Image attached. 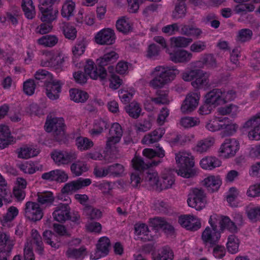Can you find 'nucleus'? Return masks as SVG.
I'll list each match as a JSON object with an SVG mask.
<instances>
[{
	"label": "nucleus",
	"mask_w": 260,
	"mask_h": 260,
	"mask_svg": "<svg viewBox=\"0 0 260 260\" xmlns=\"http://www.w3.org/2000/svg\"><path fill=\"white\" fill-rule=\"evenodd\" d=\"M179 73V70L174 66H157L151 72L153 78L150 81L149 85L155 89L162 88Z\"/></svg>",
	"instance_id": "f257e3e1"
},
{
	"label": "nucleus",
	"mask_w": 260,
	"mask_h": 260,
	"mask_svg": "<svg viewBox=\"0 0 260 260\" xmlns=\"http://www.w3.org/2000/svg\"><path fill=\"white\" fill-rule=\"evenodd\" d=\"M176 163L180 168L177 174L183 177L189 178L194 176L196 171L192 168L194 165V158L191 154L186 151H179L175 154Z\"/></svg>",
	"instance_id": "f03ea898"
},
{
	"label": "nucleus",
	"mask_w": 260,
	"mask_h": 260,
	"mask_svg": "<svg viewBox=\"0 0 260 260\" xmlns=\"http://www.w3.org/2000/svg\"><path fill=\"white\" fill-rule=\"evenodd\" d=\"M217 214H213L210 216L209 223L211 228L207 226L203 232L202 234V240L205 245L212 246L216 244L220 238V231L218 230V225L216 218Z\"/></svg>",
	"instance_id": "7ed1b4c3"
},
{
	"label": "nucleus",
	"mask_w": 260,
	"mask_h": 260,
	"mask_svg": "<svg viewBox=\"0 0 260 260\" xmlns=\"http://www.w3.org/2000/svg\"><path fill=\"white\" fill-rule=\"evenodd\" d=\"M47 132H53L55 139L59 141L64 137V120L62 118L54 117L46 120L44 126Z\"/></svg>",
	"instance_id": "20e7f679"
},
{
	"label": "nucleus",
	"mask_w": 260,
	"mask_h": 260,
	"mask_svg": "<svg viewBox=\"0 0 260 260\" xmlns=\"http://www.w3.org/2000/svg\"><path fill=\"white\" fill-rule=\"evenodd\" d=\"M188 205L195 208L197 210H201L206 205V194L201 188H194L190 189L187 200Z\"/></svg>",
	"instance_id": "39448f33"
},
{
	"label": "nucleus",
	"mask_w": 260,
	"mask_h": 260,
	"mask_svg": "<svg viewBox=\"0 0 260 260\" xmlns=\"http://www.w3.org/2000/svg\"><path fill=\"white\" fill-rule=\"evenodd\" d=\"M65 58V55L61 52L47 51L44 54L41 66L57 69L63 64Z\"/></svg>",
	"instance_id": "423d86ee"
},
{
	"label": "nucleus",
	"mask_w": 260,
	"mask_h": 260,
	"mask_svg": "<svg viewBox=\"0 0 260 260\" xmlns=\"http://www.w3.org/2000/svg\"><path fill=\"white\" fill-rule=\"evenodd\" d=\"M24 215L28 220L36 222L43 218L44 213L39 204L35 202L28 201L25 205Z\"/></svg>",
	"instance_id": "0eeeda50"
},
{
	"label": "nucleus",
	"mask_w": 260,
	"mask_h": 260,
	"mask_svg": "<svg viewBox=\"0 0 260 260\" xmlns=\"http://www.w3.org/2000/svg\"><path fill=\"white\" fill-rule=\"evenodd\" d=\"M51 157L57 166L66 165L77 158V153L73 151L53 150L51 153Z\"/></svg>",
	"instance_id": "6e6552de"
},
{
	"label": "nucleus",
	"mask_w": 260,
	"mask_h": 260,
	"mask_svg": "<svg viewBox=\"0 0 260 260\" xmlns=\"http://www.w3.org/2000/svg\"><path fill=\"white\" fill-rule=\"evenodd\" d=\"M85 73L91 79L101 81H106L108 74L104 68H96L94 62L91 60H87L84 67Z\"/></svg>",
	"instance_id": "1a4fd4ad"
},
{
	"label": "nucleus",
	"mask_w": 260,
	"mask_h": 260,
	"mask_svg": "<svg viewBox=\"0 0 260 260\" xmlns=\"http://www.w3.org/2000/svg\"><path fill=\"white\" fill-rule=\"evenodd\" d=\"M200 94L198 91L188 93L181 106L180 110L183 113H189L194 111L199 104Z\"/></svg>",
	"instance_id": "9d476101"
},
{
	"label": "nucleus",
	"mask_w": 260,
	"mask_h": 260,
	"mask_svg": "<svg viewBox=\"0 0 260 260\" xmlns=\"http://www.w3.org/2000/svg\"><path fill=\"white\" fill-rule=\"evenodd\" d=\"M253 127L254 129L249 132L248 137L251 140H260V113L252 117L244 124V128Z\"/></svg>",
	"instance_id": "9b49d317"
},
{
	"label": "nucleus",
	"mask_w": 260,
	"mask_h": 260,
	"mask_svg": "<svg viewBox=\"0 0 260 260\" xmlns=\"http://www.w3.org/2000/svg\"><path fill=\"white\" fill-rule=\"evenodd\" d=\"M115 35L113 30L110 28H104L99 31L94 37V41L98 44L112 45L115 41Z\"/></svg>",
	"instance_id": "f8f14e48"
},
{
	"label": "nucleus",
	"mask_w": 260,
	"mask_h": 260,
	"mask_svg": "<svg viewBox=\"0 0 260 260\" xmlns=\"http://www.w3.org/2000/svg\"><path fill=\"white\" fill-rule=\"evenodd\" d=\"M239 149V143L235 139H227L221 144L220 152L222 155L229 158L235 156Z\"/></svg>",
	"instance_id": "ddd939ff"
},
{
	"label": "nucleus",
	"mask_w": 260,
	"mask_h": 260,
	"mask_svg": "<svg viewBox=\"0 0 260 260\" xmlns=\"http://www.w3.org/2000/svg\"><path fill=\"white\" fill-rule=\"evenodd\" d=\"M63 83L59 80L50 79L45 83L46 94L50 100H54L59 98Z\"/></svg>",
	"instance_id": "4468645a"
},
{
	"label": "nucleus",
	"mask_w": 260,
	"mask_h": 260,
	"mask_svg": "<svg viewBox=\"0 0 260 260\" xmlns=\"http://www.w3.org/2000/svg\"><path fill=\"white\" fill-rule=\"evenodd\" d=\"M179 224L187 230L196 231L201 227L200 220L191 215L181 216L178 220Z\"/></svg>",
	"instance_id": "2eb2a0df"
},
{
	"label": "nucleus",
	"mask_w": 260,
	"mask_h": 260,
	"mask_svg": "<svg viewBox=\"0 0 260 260\" xmlns=\"http://www.w3.org/2000/svg\"><path fill=\"white\" fill-rule=\"evenodd\" d=\"M123 134V131L121 125L117 122L112 124L109 130V137L106 142L107 148L111 147L119 142Z\"/></svg>",
	"instance_id": "dca6fc26"
},
{
	"label": "nucleus",
	"mask_w": 260,
	"mask_h": 260,
	"mask_svg": "<svg viewBox=\"0 0 260 260\" xmlns=\"http://www.w3.org/2000/svg\"><path fill=\"white\" fill-rule=\"evenodd\" d=\"M25 245L28 246L35 247L36 251L39 254H42L44 252V245L42 239L38 231L32 229L30 232V236L27 239Z\"/></svg>",
	"instance_id": "f3484780"
},
{
	"label": "nucleus",
	"mask_w": 260,
	"mask_h": 260,
	"mask_svg": "<svg viewBox=\"0 0 260 260\" xmlns=\"http://www.w3.org/2000/svg\"><path fill=\"white\" fill-rule=\"evenodd\" d=\"M39 9L41 12L40 19L42 21L51 23L55 20L57 17L58 11L51 6L40 5Z\"/></svg>",
	"instance_id": "a211bd4d"
},
{
	"label": "nucleus",
	"mask_w": 260,
	"mask_h": 260,
	"mask_svg": "<svg viewBox=\"0 0 260 260\" xmlns=\"http://www.w3.org/2000/svg\"><path fill=\"white\" fill-rule=\"evenodd\" d=\"M70 208L68 204L60 203L55 207L53 213L54 219L62 222L70 218Z\"/></svg>",
	"instance_id": "6ab92c4d"
},
{
	"label": "nucleus",
	"mask_w": 260,
	"mask_h": 260,
	"mask_svg": "<svg viewBox=\"0 0 260 260\" xmlns=\"http://www.w3.org/2000/svg\"><path fill=\"white\" fill-rule=\"evenodd\" d=\"M170 56V59L173 62L177 63H187L192 58V53L187 50L181 49L178 50L173 52H168Z\"/></svg>",
	"instance_id": "aec40b11"
},
{
	"label": "nucleus",
	"mask_w": 260,
	"mask_h": 260,
	"mask_svg": "<svg viewBox=\"0 0 260 260\" xmlns=\"http://www.w3.org/2000/svg\"><path fill=\"white\" fill-rule=\"evenodd\" d=\"M222 90L220 89L215 88L207 93L205 96L206 103L217 106L223 104L222 99Z\"/></svg>",
	"instance_id": "412c9836"
},
{
	"label": "nucleus",
	"mask_w": 260,
	"mask_h": 260,
	"mask_svg": "<svg viewBox=\"0 0 260 260\" xmlns=\"http://www.w3.org/2000/svg\"><path fill=\"white\" fill-rule=\"evenodd\" d=\"M215 221L217 222V225H219V230L221 232L225 229L232 233L238 232L237 225L228 216H220L217 215Z\"/></svg>",
	"instance_id": "4be33fe9"
},
{
	"label": "nucleus",
	"mask_w": 260,
	"mask_h": 260,
	"mask_svg": "<svg viewBox=\"0 0 260 260\" xmlns=\"http://www.w3.org/2000/svg\"><path fill=\"white\" fill-rule=\"evenodd\" d=\"M110 247V241L107 237H101L98 241L96 245L97 250L95 252V255L93 257V259H96L102 256L108 254Z\"/></svg>",
	"instance_id": "5701e85b"
},
{
	"label": "nucleus",
	"mask_w": 260,
	"mask_h": 260,
	"mask_svg": "<svg viewBox=\"0 0 260 260\" xmlns=\"http://www.w3.org/2000/svg\"><path fill=\"white\" fill-rule=\"evenodd\" d=\"M215 143V139L208 137L198 141L193 148V150L199 153H204L209 151Z\"/></svg>",
	"instance_id": "b1692460"
},
{
	"label": "nucleus",
	"mask_w": 260,
	"mask_h": 260,
	"mask_svg": "<svg viewBox=\"0 0 260 260\" xmlns=\"http://www.w3.org/2000/svg\"><path fill=\"white\" fill-rule=\"evenodd\" d=\"M144 182L146 185L150 187V189L158 190L159 177L155 171L148 169L145 176Z\"/></svg>",
	"instance_id": "393cba45"
},
{
	"label": "nucleus",
	"mask_w": 260,
	"mask_h": 260,
	"mask_svg": "<svg viewBox=\"0 0 260 260\" xmlns=\"http://www.w3.org/2000/svg\"><path fill=\"white\" fill-rule=\"evenodd\" d=\"M200 75H198L194 80L191 82L192 86L195 88H206L209 86V74L200 70Z\"/></svg>",
	"instance_id": "a878e982"
},
{
	"label": "nucleus",
	"mask_w": 260,
	"mask_h": 260,
	"mask_svg": "<svg viewBox=\"0 0 260 260\" xmlns=\"http://www.w3.org/2000/svg\"><path fill=\"white\" fill-rule=\"evenodd\" d=\"M221 161L217 157L208 156L203 158L200 162L201 167L205 170H211L221 166Z\"/></svg>",
	"instance_id": "bb28decb"
},
{
	"label": "nucleus",
	"mask_w": 260,
	"mask_h": 260,
	"mask_svg": "<svg viewBox=\"0 0 260 260\" xmlns=\"http://www.w3.org/2000/svg\"><path fill=\"white\" fill-rule=\"evenodd\" d=\"M159 162L160 161H151V162H145L143 159L139 156H135L132 160V165L133 168L140 172L144 171L151 166H157Z\"/></svg>",
	"instance_id": "cd10ccee"
},
{
	"label": "nucleus",
	"mask_w": 260,
	"mask_h": 260,
	"mask_svg": "<svg viewBox=\"0 0 260 260\" xmlns=\"http://www.w3.org/2000/svg\"><path fill=\"white\" fill-rule=\"evenodd\" d=\"M118 58L119 55L115 51H111L98 58L96 63L100 68H104V66L114 63Z\"/></svg>",
	"instance_id": "c85d7f7f"
},
{
	"label": "nucleus",
	"mask_w": 260,
	"mask_h": 260,
	"mask_svg": "<svg viewBox=\"0 0 260 260\" xmlns=\"http://www.w3.org/2000/svg\"><path fill=\"white\" fill-rule=\"evenodd\" d=\"M14 246L10 236L0 231V252H9Z\"/></svg>",
	"instance_id": "c756f323"
},
{
	"label": "nucleus",
	"mask_w": 260,
	"mask_h": 260,
	"mask_svg": "<svg viewBox=\"0 0 260 260\" xmlns=\"http://www.w3.org/2000/svg\"><path fill=\"white\" fill-rule=\"evenodd\" d=\"M164 134L163 129L161 128L155 129L145 135L142 140V143L146 145L153 144L159 140Z\"/></svg>",
	"instance_id": "7c9ffc66"
},
{
	"label": "nucleus",
	"mask_w": 260,
	"mask_h": 260,
	"mask_svg": "<svg viewBox=\"0 0 260 260\" xmlns=\"http://www.w3.org/2000/svg\"><path fill=\"white\" fill-rule=\"evenodd\" d=\"M221 184V181L218 177L210 176L205 178L202 181V184L209 191L214 192L217 191Z\"/></svg>",
	"instance_id": "2f4dec72"
},
{
	"label": "nucleus",
	"mask_w": 260,
	"mask_h": 260,
	"mask_svg": "<svg viewBox=\"0 0 260 260\" xmlns=\"http://www.w3.org/2000/svg\"><path fill=\"white\" fill-rule=\"evenodd\" d=\"M18 209L16 207H10L7 213L0 218L2 225L5 227L9 226L10 222L18 215Z\"/></svg>",
	"instance_id": "473e14b6"
},
{
	"label": "nucleus",
	"mask_w": 260,
	"mask_h": 260,
	"mask_svg": "<svg viewBox=\"0 0 260 260\" xmlns=\"http://www.w3.org/2000/svg\"><path fill=\"white\" fill-rule=\"evenodd\" d=\"M116 27L118 31L123 34H127L133 29V25L128 18L121 17L116 23Z\"/></svg>",
	"instance_id": "72a5a7b5"
},
{
	"label": "nucleus",
	"mask_w": 260,
	"mask_h": 260,
	"mask_svg": "<svg viewBox=\"0 0 260 260\" xmlns=\"http://www.w3.org/2000/svg\"><path fill=\"white\" fill-rule=\"evenodd\" d=\"M37 201L38 203L45 206H51L54 201V197L51 191L38 192Z\"/></svg>",
	"instance_id": "f704fd0d"
},
{
	"label": "nucleus",
	"mask_w": 260,
	"mask_h": 260,
	"mask_svg": "<svg viewBox=\"0 0 260 260\" xmlns=\"http://www.w3.org/2000/svg\"><path fill=\"white\" fill-rule=\"evenodd\" d=\"M175 183V177L170 172L164 173L161 177V181L159 183L158 190H162L170 188Z\"/></svg>",
	"instance_id": "c9c22d12"
},
{
	"label": "nucleus",
	"mask_w": 260,
	"mask_h": 260,
	"mask_svg": "<svg viewBox=\"0 0 260 260\" xmlns=\"http://www.w3.org/2000/svg\"><path fill=\"white\" fill-rule=\"evenodd\" d=\"M58 41V38L54 35H47L42 36L37 40V43L44 47H52Z\"/></svg>",
	"instance_id": "e433bc0d"
},
{
	"label": "nucleus",
	"mask_w": 260,
	"mask_h": 260,
	"mask_svg": "<svg viewBox=\"0 0 260 260\" xmlns=\"http://www.w3.org/2000/svg\"><path fill=\"white\" fill-rule=\"evenodd\" d=\"M60 28L66 39L74 40L77 37L76 28L71 24L63 22L61 24Z\"/></svg>",
	"instance_id": "4c0bfd02"
},
{
	"label": "nucleus",
	"mask_w": 260,
	"mask_h": 260,
	"mask_svg": "<svg viewBox=\"0 0 260 260\" xmlns=\"http://www.w3.org/2000/svg\"><path fill=\"white\" fill-rule=\"evenodd\" d=\"M192 42V39L182 36L173 37L170 38L171 45L175 48H186Z\"/></svg>",
	"instance_id": "58836bf2"
},
{
	"label": "nucleus",
	"mask_w": 260,
	"mask_h": 260,
	"mask_svg": "<svg viewBox=\"0 0 260 260\" xmlns=\"http://www.w3.org/2000/svg\"><path fill=\"white\" fill-rule=\"evenodd\" d=\"M45 242L51 247L57 248L59 247V236L50 231H45L43 234Z\"/></svg>",
	"instance_id": "ea45409f"
},
{
	"label": "nucleus",
	"mask_w": 260,
	"mask_h": 260,
	"mask_svg": "<svg viewBox=\"0 0 260 260\" xmlns=\"http://www.w3.org/2000/svg\"><path fill=\"white\" fill-rule=\"evenodd\" d=\"M72 173L78 177L88 171L87 165L82 161L78 160L73 163L70 167Z\"/></svg>",
	"instance_id": "a19ab883"
},
{
	"label": "nucleus",
	"mask_w": 260,
	"mask_h": 260,
	"mask_svg": "<svg viewBox=\"0 0 260 260\" xmlns=\"http://www.w3.org/2000/svg\"><path fill=\"white\" fill-rule=\"evenodd\" d=\"M21 6L26 18L31 19L35 17V8L32 0H22Z\"/></svg>",
	"instance_id": "79ce46f5"
},
{
	"label": "nucleus",
	"mask_w": 260,
	"mask_h": 260,
	"mask_svg": "<svg viewBox=\"0 0 260 260\" xmlns=\"http://www.w3.org/2000/svg\"><path fill=\"white\" fill-rule=\"evenodd\" d=\"M18 157L20 158L27 159L37 156L39 151L34 148L23 147L17 150Z\"/></svg>",
	"instance_id": "37998d69"
},
{
	"label": "nucleus",
	"mask_w": 260,
	"mask_h": 260,
	"mask_svg": "<svg viewBox=\"0 0 260 260\" xmlns=\"http://www.w3.org/2000/svg\"><path fill=\"white\" fill-rule=\"evenodd\" d=\"M225 120V118H217L208 120L206 123L205 127L208 131L215 132L221 130V123Z\"/></svg>",
	"instance_id": "c03bdc74"
},
{
	"label": "nucleus",
	"mask_w": 260,
	"mask_h": 260,
	"mask_svg": "<svg viewBox=\"0 0 260 260\" xmlns=\"http://www.w3.org/2000/svg\"><path fill=\"white\" fill-rule=\"evenodd\" d=\"M238 4V5L235 6L234 12L235 14L241 15H244L248 12H253L255 8L254 5L251 3Z\"/></svg>",
	"instance_id": "a18cd8bd"
},
{
	"label": "nucleus",
	"mask_w": 260,
	"mask_h": 260,
	"mask_svg": "<svg viewBox=\"0 0 260 260\" xmlns=\"http://www.w3.org/2000/svg\"><path fill=\"white\" fill-rule=\"evenodd\" d=\"M86 47V42L84 40L78 41L76 43L72 49V52L73 55V59L74 61L84 53Z\"/></svg>",
	"instance_id": "49530a36"
},
{
	"label": "nucleus",
	"mask_w": 260,
	"mask_h": 260,
	"mask_svg": "<svg viewBox=\"0 0 260 260\" xmlns=\"http://www.w3.org/2000/svg\"><path fill=\"white\" fill-rule=\"evenodd\" d=\"M71 99L77 103H84L88 98L87 92L76 89H71L70 90Z\"/></svg>",
	"instance_id": "de8ad7c7"
},
{
	"label": "nucleus",
	"mask_w": 260,
	"mask_h": 260,
	"mask_svg": "<svg viewBox=\"0 0 260 260\" xmlns=\"http://www.w3.org/2000/svg\"><path fill=\"white\" fill-rule=\"evenodd\" d=\"M155 98H151V101L157 105L169 104L168 92L166 90H158Z\"/></svg>",
	"instance_id": "09e8293b"
},
{
	"label": "nucleus",
	"mask_w": 260,
	"mask_h": 260,
	"mask_svg": "<svg viewBox=\"0 0 260 260\" xmlns=\"http://www.w3.org/2000/svg\"><path fill=\"white\" fill-rule=\"evenodd\" d=\"M125 109L129 116L135 119L139 117L141 112V108L139 104L135 101L127 105Z\"/></svg>",
	"instance_id": "8fccbe9b"
},
{
	"label": "nucleus",
	"mask_w": 260,
	"mask_h": 260,
	"mask_svg": "<svg viewBox=\"0 0 260 260\" xmlns=\"http://www.w3.org/2000/svg\"><path fill=\"white\" fill-rule=\"evenodd\" d=\"M186 13L185 3L183 2H176L175 10L172 13V17L178 19L185 17Z\"/></svg>",
	"instance_id": "3c124183"
},
{
	"label": "nucleus",
	"mask_w": 260,
	"mask_h": 260,
	"mask_svg": "<svg viewBox=\"0 0 260 260\" xmlns=\"http://www.w3.org/2000/svg\"><path fill=\"white\" fill-rule=\"evenodd\" d=\"M239 241L235 235H231L228 237L226 247L228 251L235 254L238 251Z\"/></svg>",
	"instance_id": "603ef678"
},
{
	"label": "nucleus",
	"mask_w": 260,
	"mask_h": 260,
	"mask_svg": "<svg viewBox=\"0 0 260 260\" xmlns=\"http://www.w3.org/2000/svg\"><path fill=\"white\" fill-rule=\"evenodd\" d=\"M179 123L182 127L188 128L200 124V119L196 117L186 116L180 120Z\"/></svg>",
	"instance_id": "864d4df0"
},
{
	"label": "nucleus",
	"mask_w": 260,
	"mask_h": 260,
	"mask_svg": "<svg viewBox=\"0 0 260 260\" xmlns=\"http://www.w3.org/2000/svg\"><path fill=\"white\" fill-rule=\"evenodd\" d=\"M75 4L72 1H67L62 5L61 14L63 17L69 18L74 15Z\"/></svg>",
	"instance_id": "5fc2aeb1"
},
{
	"label": "nucleus",
	"mask_w": 260,
	"mask_h": 260,
	"mask_svg": "<svg viewBox=\"0 0 260 260\" xmlns=\"http://www.w3.org/2000/svg\"><path fill=\"white\" fill-rule=\"evenodd\" d=\"M110 74L107 76L109 78L110 81L109 86L111 88L113 89H118L122 84V80L120 79L119 77L117 75L111 73V70L113 71L114 68L113 67L110 66L108 68Z\"/></svg>",
	"instance_id": "6e6d98bb"
},
{
	"label": "nucleus",
	"mask_w": 260,
	"mask_h": 260,
	"mask_svg": "<svg viewBox=\"0 0 260 260\" xmlns=\"http://www.w3.org/2000/svg\"><path fill=\"white\" fill-rule=\"evenodd\" d=\"M173 257L172 249L169 247H164L156 256L153 257V260H173Z\"/></svg>",
	"instance_id": "4d7b16f0"
},
{
	"label": "nucleus",
	"mask_w": 260,
	"mask_h": 260,
	"mask_svg": "<svg viewBox=\"0 0 260 260\" xmlns=\"http://www.w3.org/2000/svg\"><path fill=\"white\" fill-rule=\"evenodd\" d=\"M76 145L81 151L89 149L93 145V142L86 137H80L76 140Z\"/></svg>",
	"instance_id": "13d9d810"
},
{
	"label": "nucleus",
	"mask_w": 260,
	"mask_h": 260,
	"mask_svg": "<svg viewBox=\"0 0 260 260\" xmlns=\"http://www.w3.org/2000/svg\"><path fill=\"white\" fill-rule=\"evenodd\" d=\"M239 108L237 106L231 104L230 105L218 108L217 111L220 115H231L232 116L236 115L238 112Z\"/></svg>",
	"instance_id": "bf43d9fd"
},
{
	"label": "nucleus",
	"mask_w": 260,
	"mask_h": 260,
	"mask_svg": "<svg viewBox=\"0 0 260 260\" xmlns=\"http://www.w3.org/2000/svg\"><path fill=\"white\" fill-rule=\"evenodd\" d=\"M86 249L80 247L78 249L69 248L66 252L67 257L77 259L83 256Z\"/></svg>",
	"instance_id": "052dcab7"
},
{
	"label": "nucleus",
	"mask_w": 260,
	"mask_h": 260,
	"mask_svg": "<svg viewBox=\"0 0 260 260\" xmlns=\"http://www.w3.org/2000/svg\"><path fill=\"white\" fill-rule=\"evenodd\" d=\"M226 118H225V120L222 122L223 123H221V130H224V133L225 135H232L237 131L238 126L236 123L230 122L229 121L226 122Z\"/></svg>",
	"instance_id": "680f3d73"
},
{
	"label": "nucleus",
	"mask_w": 260,
	"mask_h": 260,
	"mask_svg": "<svg viewBox=\"0 0 260 260\" xmlns=\"http://www.w3.org/2000/svg\"><path fill=\"white\" fill-rule=\"evenodd\" d=\"M252 31L248 28H243L240 30L237 36V40L238 42L244 43L249 41L252 36Z\"/></svg>",
	"instance_id": "e2e57ef3"
},
{
	"label": "nucleus",
	"mask_w": 260,
	"mask_h": 260,
	"mask_svg": "<svg viewBox=\"0 0 260 260\" xmlns=\"http://www.w3.org/2000/svg\"><path fill=\"white\" fill-rule=\"evenodd\" d=\"M84 213L88 219L95 220L102 217V212L98 209L91 207H87L84 210Z\"/></svg>",
	"instance_id": "0e129e2a"
},
{
	"label": "nucleus",
	"mask_w": 260,
	"mask_h": 260,
	"mask_svg": "<svg viewBox=\"0 0 260 260\" xmlns=\"http://www.w3.org/2000/svg\"><path fill=\"white\" fill-rule=\"evenodd\" d=\"M248 218L252 221H260V206L250 207L246 211Z\"/></svg>",
	"instance_id": "69168bd1"
},
{
	"label": "nucleus",
	"mask_w": 260,
	"mask_h": 260,
	"mask_svg": "<svg viewBox=\"0 0 260 260\" xmlns=\"http://www.w3.org/2000/svg\"><path fill=\"white\" fill-rule=\"evenodd\" d=\"M108 127L107 123L103 120L98 121L94 124L93 128L90 131V134L92 136H98L101 134L104 129Z\"/></svg>",
	"instance_id": "338daca9"
},
{
	"label": "nucleus",
	"mask_w": 260,
	"mask_h": 260,
	"mask_svg": "<svg viewBox=\"0 0 260 260\" xmlns=\"http://www.w3.org/2000/svg\"><path fill=\"white\" fill-rule=\"evenodd\" d=\"M85 226L86 230L90 233L100 234L102 232V225L98 222L88 221Z\"/></svg>",
	"instance_id": "774afa93"
}]
</instances>
